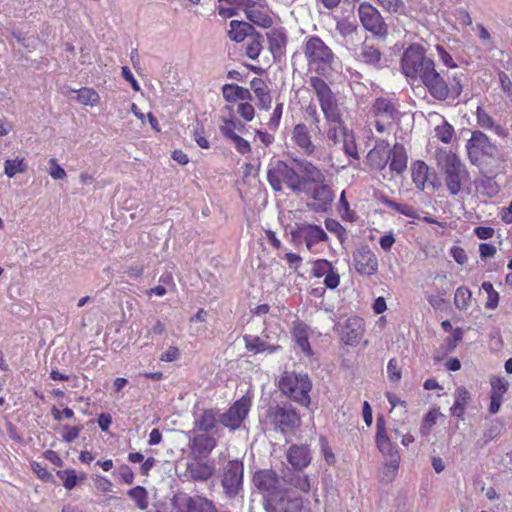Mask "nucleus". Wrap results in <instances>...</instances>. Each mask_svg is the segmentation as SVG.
<instances>
[{"mask_svg":"<svg viewBox=\"0 0 512 512\" xmlns=\"http://www.w3.org/2000/svg\"><path fill=\"white\" fill-rule=\"evenodd\" d=\"M468 157L472 164L477 165L482 173L489 175L486 183L491 188L492 194L497 193L498 186L492 178L496 177L503 161L498 156V148L490 138L482 131L476 130L466 144Z\"/></svg>","mask_w":512,"mask_h":512,"instance_id":"1","label":"nucleus"},{"mask_svg":"<svg viewBox=\"0 0 512 512\" xmlns=\"http://www.w3.org/2000/svg\"><path fill=\"white\" fill-rule=\"evenodd\" d=\"M309 84L320 104L321 111L327 124V138L334 144L341 142L350 131L343 119L337 99L328 84L318 76H312Z\"/></svg>","mask_w":512,"mask_h":512,"instance_id":"2","label":"nucleus"},{"mask_svg":"<svg viewBox=\"0 0 512 512\" xmlns=\"http://www.w3.org/2000/svg\"><path fill=\"white\" fill-rule=\"evenodd\" d=\"M421 83L438 101L455 100L462 93L461 75L440 73L436 70V66Z\"/></svg>","mask_w":512,"mask_h":512,"instance_id":"3","label":"nucleus"},{"mask_svg":"<svg viewBox=\"0 0 512 512\" xmlns=\"http://www.w3.org/2000/svg\"><path fill=\"white\" fill-rule=\"evenodd\" d=\"M435 66L434 60L426 56V50L421 44L413 43L403 52L401 70L408 81L422 82Z\"/></svg>","mask_w":512,"mask_h":512,"instance_id":"4","label":"nucleus"},{"mask_svg":"<svg viewBox=\"0 0 512 512\" xmlns=\"http://www.w3.org/2000/svg\"><path fill=\"white\" fill-rule=\"evenodd\" d=\"M436 160L444 175L448 191L451 195H457L462 188L463 180L468 177L465 165L457 154L446 149H439L436 152Z\"/></svg>","mask_w":512,"mask_h":512,"instance_id":"5","label":"nucleus"},{"mask_svg":"<svg viewBox=\"0 0 512 512\" xmlns=\"http://www.w3.org/2000/svg\"><path fill=\"white\" fill-rule=\"evenodd\" d=\"M278 387L291 400L302 406H309L312 382L307 374L285 371L279 379Z\"/></svg>","mask_w":512,"mask_h":512,"instance_id":"6","label":"nucleus"},{"mask_svg":"<svg viewBox=\"0 0 512 512\" xmlns=\"http://www.w3.org/2000/svg\"><path fill=\"white\" fill-rule=\"evenodd\" d=\"M267 179L274 191H282L285 185L293 192L303 191V179L299 172L286 162L278 160L267 172Z\"/></svg>","mask_w":512,"mask_h":512,"instance_id":"7","label":"nucleus"},{"mask_svg":"<svg viewBox=\"0 0 512 512\" xmlns=\"http://www.w3.org/2000/svg\"><path fill=\"white\" fill-rule=\"evenodd\" d=\"M398 114L396 103L386 97L376 98L369 110V115L373 118V123L378 133H384L389 130L397 119Z\"/></svg>","mask_w":512,"mask_h":512,"instance_id":"8","label":"nucleus"},{"mask_svg":"<svg viewBox=\"0 0 512 512\" xmlns=\"http://www.w3.org/2000/svg\"><path fill=\"white\" fill-rule=\"evenodd\" d=\"M358 16L365 30L379 38H386L388 26L376 7L368 2H362L358 6Z\"/></svg>","mask_w":512,"mask_h":512,"instance_id":"9","label":"nucleus"},{"mask_svg":"<svg viewBox=\"0 0 512 512\" xmlns=\"http://www.w3.org/2000/svg\"><path fill=\"white\" fill-rule=\"evenodd\" d=\"M376 428V445L383 454L390 456V461L385 465V469H387L391 474H395L399 467L400 457L388 437L386 422L383 416L377 417Z\"/></svg>","mask_w":512,"mask_h":512,"instance_id":"10","label":"nucleus"},{"mask_svg":"<svg viewBox=\"0 0 512 512\" xmlns=\"http://www.w3.org/2000/svg\"><path fill=\"white\" fill-rule=\"evenodd\" d=\"M267 419L275 430L282 433L300 424V417L292 407H270L267 411Z\"/></svg>","mask_w":512,"mask_h":512,"instance_id":"11","label":"nucleus"},{"mask_svg":"<svg viewBox=\"0 0 512 512\" xmlns=\"http://www.w3.org/2000/svg\"><path fill=\"white\" fill-rule=\"evenodd\" d=\"M244 12L249 21L261 28H271L274 23L266 0H245Z\"/></svg>","mask_w":512,"mask_h":512,"instance_id":"12","label":"nucleus"},{"mask_svg":"<svg viewBox=\"0 0 512 512\" xmlns=\"http://www.w3.org/2000/svg\"><path fill=\"white\" fill-rule=\"evenodd\" d=\"M251 408V399L243 396L236 400L229 409L220 416V422L230 430H236L241 426Z\"/></svg>","mask_w":512,"mask_h":512,"instance_id":"13","label":"nucleus"},{"mask_svg":"<svg viewBox=\"0 0 512 512\" xmlns=\"http://www.w3.org/2000/svg\"><path fill=\"white\" fill-rule=\"evenodd\" d=\"M304 54L309 64H330L334 57L332 50L318 36L307 39Z\"/></svg>","mask_w":512,"mask_h":512,"instance_id":"14","label":"nucleus"},{"mask_svg":"<svg viewBox=\"0 0 512 512\" xmlns=\"http://www.w3.org/2000/svg\"><path fill=\"white\" fill-rule=\"evenodd\" d=\"M215 473L213 460L207 458H191L186 464L185 477L195 482H205Z\"/></svg>","mask_w":512,"mask_h":512,"instance_id":"15","label":"nucleus"},{"mask_svg":"<svg viewBox=\"0 0 512 512\" xmlns=\"http://www.w3.org/2000/svg\"><path fill=\"white\" fill-rule=\"evenodd\" d=\"M217 446V439L209 434L196 432L189 440L191 458H208Z\"/></svg>","mask_w":512,"mask_h":512,"instance_id":"16","label":"nucleus"},{"mask_svg":"<svg viewBox=\"0 0 512 512\" xmlns=\"http://www.w3.org/2000/svg\"><path fill=\"white\" fill-rule=\"evenodd\" d=\"M253 483L258 490L265 493L268 497H274L280 494L279 476L272 469H262L255 472Z\"/></svg>","mask_w":512,"mask_h":512,"instance_id":"17","label":"nucleus"},{"mask_svg":"<svg viewBox=\"0 0 512 512\" xmlns=\"http://www.w3.org/2000/svg\"><path fill=\"white\" fill-rule=\"evenodd\" d=\"M292 236L301 237L308 250H311L316 244L328 240V235L321 226L308 223L297 224Z\"/></svg>","mask_w":512,"mask_h":512,"instance_id":"18","label":"nucleus"},{"mask_svg":"<svg viewBox=\"0 0 512 512\" xmlns=\"http://www.w3.org/2000/svg\"><path fill=\"white\" fill-rule=\"evenodd\" d=\"M243 463L239 461L228 462L222 479L225 492L229 495H236L241 489L243 480Z\"/></svg>","mask_w":512,"mask_h":512,"instance_id":"19","label":"nucleus"},{"mask_svg":"<svg viewBox=\"0 0 512 512\" xmlns=\"http://www.w3.org/2000/svg\"><path fill=\"white\" fill-rule=\"evenodd\" d=\"M294 163L299 170L300 179H303V191L306 190L307 185H317L325 182V174L312 162L306 159H295Z\"/></svg>","mask_w":512,"mask_h":512,"instance_id":"20","label":"nucleus"},{"mask_svg":"<svg viewBox=\"0 0 512 512\" xmlns=\"http://www.w3.org/2000/svg\"><path fill=\"white\" fill-rule=\"evenodd\" d=\"M354 267L359 274L371 276L378 271V259L369 248L362 247L354 254Z\"/></svg>","mask_w":512,"mask_h":512,"instance_id":"21","label":"nucleus"},{"mask_svg":"<svg viewBox=\"0 0 512 512\" xmlns=\"http://www.w3.org/2000/svg\"><path fill=\"white\" fill-rule=\"evenodd\" d=\"M365 332V325L363 318L359 316L349 317L341 332V339L347 345H357Z\"/></svg>","mask_w":512,"mask_h":512,"instance_id":"22","label":"nucleus"},{"mask_svg":"<svg viewBox=\"0 0 512 512\" xmlns=\"http://www.w3.org/2000/svg\"><path fill=\"white\" fill-rule=\"evenodd\" d=\"M287 461L294 470L301 471L311 463V451L308 445H291L287 450Z\"/></svg>","mask_w":512,"mask_h":512,"instance_id":"23","label":"nucleus"},{"mask_svg":"<svg viewBox=\"0 0 512 512\" xmlns=\"http://www.w3.org/2000/svg\"><path fill=\"white\" fill-rule=\"evenodd\" d=\"M390 145L387 140H379L367 154V163L370 168L383 170L389 162Z\"/></svg>","mask_w":512,"mask_h":512,"instance_id":"24","label":"nucleus"},{"mask_svg":"<svg viewBox=\"0 0 512 512\" xmlns=\"http://www.w3.org/2000/svg\"><path fill=\"white\" fill-rule=\"evenodd\" d=\"M291 139L306 155H312L316 150L311 132L305 123H298L293 127Z\"/></svg>","mask_w":512,"mask_h":512,"instance_id":"25","label":"nucleus"},{"mask_svg":"<svg viewBox=\"0 0 512 512\" xmlns=\"http://www.w3.org/2000/svg\"><path fill=\"white\" fill-rule=\"evenodd\" d=\"M180 509L182 512H217L212 501L201 496H185L181 499Z\"/></svg>","mask_w":512,"mask_h":512,"instance_id":"26","label":"nucleus"},{"mask_svg":"<svg viewBox=\"0 0 512 512\" xmlns=\"http://www.w3.org/2000/svg\"><path fill=\"white\" fill-rule=\"evenodd\" d=\"M310 197L315 201V207L317 211H327L335 198L332 188L325 184H317L312 190Z\"/></svg>","mask_w":512,"mask_h":512,"instance_id":"27","label":"nucleus"},{"mask_svg":"<svg viewBox=\"0 0 512 512\" xmlns=\"http://www.w3.org/2000/svg\"><path fill=\"white\" fill-rule=\"evenodd\" d=\"M389 168L391 172L402 174L407 169L408 156L405 147L395 143L389 150Z\"/></svg>","mask_w":512,"mask_h":512,"instance_id":"28","label":"nucleus"},{"mask_svg":"<svg viewBox=\"0 0 512 512\" xmlns=\"http://www.w3.org/2000/svg\"><path fill=\"white\" fill-rule=\"evenodd\" d=\"M308 330L309 328L304 322L297 320L293 322L291 334L302 352L307 356H312L313 351L308 340Z\"/></svg>","mask_w":512,"mask_h":512,"instance_id":"29","label":"nucleus"},{"mask_svg":"<svg viewBox=\"0 0 512 512\" xmlns=\"http://www.w3.org/2000/svg\"><path fill=\"white\" fill-rule=\"evenodd\" d=\"M228 37L235 42H242L248 36H253L255 28L248 22L232 20L229 23Z\"/></svg>","mask_w":512,"mask_h":512,"instance_id":"30","label":"nucleus"},{"mask_svg":"<svg viewBox=\"0 0 512 512\" xmlns=\"http://www.w3.org/2000/svg\"><path fill=\"white\" fill-rule=\"evenodd\" d=\"M222 94L225 101L229 103H234L238 100L250 101L252 99L251 93L247 88L235 83L225 84L222 87Z\"/></svg>","mask_w":512,"mask_h":512,"instance_id":"31","label":"nucleus"},{"mask_svg":"<svg viewBox=\"0 0 512 512\" xmlns=\"http://www.w3.org/2000/svg\"><path fill=\"white\" fill-rule=\"evenodd\" d=\"M266 36L270 52L273 55L282 53L287 44V36L283 29H272Z\"/></svg>","mask_w":512,"mask_h":512,"instance_id":"32","label":"nucleus"},{"mask_svg":"<svg viewBox=\"0 0 512 512\" xmlns=\"http://www.w3.org/2000/svg\"><path fill=\"white\" fill-rule=\"evenodd\" d=\"M429 167L421 160H417L412 163L411 166V177L412 182L419 190H424L426 182L428 180Z\"/></svg>","mask_w":512,"mask_h":512,"instance_id":"33","label":"nucleus"},{"mask_svg":"<svg viewBox=\"0 0 512 512\" xmlns=\"http://www.w3.org/2000/svg\"><path fill=\"white\" fill-rule=\"evenodd\" d=\"M217 412L214 409H205L195 421L197 432L209 433L217 426Z\"/></svg>","mask_w":512,"mask_h":512,"instance_id":"34","label":"nucleus"},{"mask_svg":"<svg viewBox=\"0 0 512 512\" xmlns=\"http://www.w3.org/2000/svg\"><path fill=\"white\" fill-rule=\"evenodd\" d=\"M359 58L362 62L368 65L378 67L380 66L382 53L374 45L364 42L360 48Z\"/></svg>","mask_w":512,"mask_h":512,"instance_id":"35","label":"nucleus"},{"mask_svg":"<svg viewBox=\"0 0 512 512\" xmlns=\"http://www.w3.org/2000/svg\"><path fill=\"white\" fill-rule=\"evenodd\" d=\"M470 400V393L464 387L460 386L455 390V401L451 407V412L457 417H462L465 413L466 406Z\"/></svg>","mask_w":512,"mask_h":512,"instance_id":"36","label":"nucleus"},{"mask_svg":"<svg viewBox=\"0 0 512 512\" xmlns=\"http://www.w3.org/2000/svg\"><path fill=\"white\" fill-rule=\"evenodd\" d=\"M27 168L28 166L24 157L7 159L4 163V173L8 178H13L18 173H25Z\"/></svg>","mask_w":512,"mask_h":512,"instance_id":"37","label":"nucleus"},{"mask_svg":"<svg viewBox=\"0 0 512 512\" xmlns=\"http://www.w3.org/2000/svg\"><path fill=\"white\" fill-rule=\"evenodd\" d=\"M476 119L480 127L493 130L496 134L502 135L503 128L500 125H495L494 119L481 107L476 109Z\"/></svg>","mask_w":512,"mask_h":512,"instance_id":"38","label":"nucleus"},{"mask_svg":"<svg viewBox=\"0 0 512 512\" xmlns=\"http://www.w3.org/2000/svg\"><path fill=\"white\" fill-rule=\"evenodd\" d=\"M127 495L135 502L140 510L148 508V492L143 486H135L127 491Z\"/></svg>","mask_w":512,"mask_h":512,"instance_id":"39","label":"nucleus"},{"mask_svg":"<svg viewBox=\"0 0 512 512\" xmlns=\"http://www.w3.org/2000/svg\"><path fill=\"white\" fill-rule=\"evenodd\" d=\"M222 123L223 124L220 126V132L226 139H230L236 135L235 130L241 131L244 128V125L234 116H231L230 118L223 117Z\"/></svg>","mask_w":512,"mask_h":512,"instance_id":"40","label":"nucleus"},{"mask_svg":"<svg viewBox=\"0 0 512 512\" xmlns=\"http://www.w3.org/2000/svg\"><path fill=\"white\" fill-rule=\"evenodd\" d=\"M472 298L471 290L466 286H460L454 294V304L457 309L465 310L470 306Z\"/></svg>","mask_w":512,"mask_h":512,"instance_id":"41","label":"nucleus"},{"mask_svg":"<svg viewBox=\"0 0 512 512\" xmlns=\"http://www.w3.org/2000/svg\"><path fill=\"white\" fill-rule=\"evenodd\" d=\"M77 101L85 106H95L100 100L99 94L93 88L83 87L76 90Z\"/></svg>","mask_w":512,"mask_h":512,"instance_id":"42","label":"nucleus"},{"mask_svg":"<svg viewBox=\"0 0 512 512\" xmlns=\"http://www.w3.org/2000/svg\"><path fill=\"white\" fill-rule=\"evenodd\" d=\"M382 203L385 206L395 210L399 214H402L406 217L415 218L417 216V212H416L415 208L411 205L397 203L394 200H391L387 197L382 199Z\"/></svg>","mask_w":512,"mask_h":512,"instance_id":"43","label":"nucleus"},{"mask_svg":"<svg viewBox=\"0 0 512 512\" xmlns=\"http://www.w3.org/2000/svg\"><path fill=\"white\" fill-rule=\"evenodd\" d=\"M481 288L487 293V300L485 308L494 310L498 307L500 296L499 293L494 289L491 282H483Z\"/></svg>","mask_w":512,"mask_h":512,"instance_id":"44","label":"nucleus"},{"mask_svg":"<svg viewBox=\"0 0 512 512\" xmlns=\"http://www.w3.org/2000/svg\"><path fill=\"white\" fill-rule=\"evenodd\" d=\"M341 142H343L344 153L355 160H359L360 157L358 153V147L353 132L350 131L346 136H344V138L341 139Z\"/></svg>","mask_w":512,"mask_h":512,"instance_id":"45","label":"nucleus"},{"mask_svg":"<svg viewBox=\"0 0 512 512\" xmlns=\"http://www.w3.org/2000/svg\"><path fill=\"white\" fill-rule=\"evenodd\" d=\"M454 134L453 126L446 121L435 127L436 138L445 144L452 141Z\"/></svg>","mask_w":512,"mask_h":512,"instance_id":"46","label":"nucleus"},{"mask_svg":"<svg viewBox=\"0 0 512 512\" xmlns=\"http://www.w3.org/2000/svg\"><path fill=\"white\" fill-rule=\"evenodd\" d=\"M243 339L245 342V347L248 351L257 354L267 350V343L262 341L258 336L245 335Z\"/></svg>","mask_w":512,"mask_h":512,"instance_id":"47","label":"nucleus"},{"mask_svg":"<svg viewBox=\"0 0 512 512\" xmlns=\"http://www.w3.org/2000/svg\"><path fill=\"white\" fill-rule=\"evenodd\" d=\"M333 268L332 263L327 259H317L312 263L311 275L315 278H321L329 273Z\"/></svg>","mask_w":512,"mask_h":512,"instance_id":"48","label":"nucleus"},{"mask_svg":"<svg viewBox=\"0 0 512 512\" xmlns=\"http://www.w3.org/2000/svg\"><path fill=\"white\" fill-rule=\"evenodd\" d=\"M262 51V42L260 33H255L254 37L249 41L246 46V55L250 59H257Z\"/></svg>","mask_w":512,"mask_h":512,"instance_id":"49","label":"nucleus"},{"mask_svg":"<svg viewBox=\"0 0 512 512\" xmlns=\"http://www.w3.org/2000/svg\"><path fill=\"white\" fill-rule=\"evenodd\" d=\"M492 397L503 399L504 394L508 390V382L500 377H492L490 380Z\"/></svg>","mask_w":512,"mask_h":512,"instance_id":"50","label":"nucleus"},{"mask_svg":"<svg viewBox=\"0 0 512 512\" xmlns=\"http://www.w3.org/2000/svg\"><path fill=\"white\" fill-rule=\"evenodd\" d=\"M289 484L301 492L308 493L310 491V479L307 474H295L289 479Z\"/></svg>","mask_w":512,"mask_h":512,"instance_id":"51","label":"nucleus"},{"mask_svg":"<svg viewBox=\"0 0 512 512\" xmlns=\"http://www.w3.org/2000/svg\"><path fill=\"white\" fill-rule=\"evenodd\" d=\"M57 476L63 480V486L67 490H72L77 485L78 477L74 469L57 471Z\"/></svg>","mask_w":512,"mask_h":512,"instance_id":"52","label":"nucleus"},{"mask_svg":"<svg viewBox=\"0 0 512 512\" xmlns=\"http://www.w3.org/2000/svg\"><path fill=\"white\" fill-rule=\"evenodd\" d=\"M338 210L344 220L352 222L356 219V214L350 209L349 202L346 199L345 191L340 195Z\"/></svg>","mask_w":512,"mask_h":512,"instance_id":"53","label":"nucleus"},{"mask_svg":"<svg viewBox=\"0 0 512 512\" xmlns=\"http://www.w3.org/2000/svg\"><path fill=\"white\" fill-rule=\"evenodd\" d=\"M325 227L326 229L335 234L337 238L342 242L345 240L346 236V229L343 227V225L336 219L327 218L325 219Z\"/></svg>","mask_w":512,"mask_h":512,"instance_id":"54","label":"nucleus"},{"mask_svg":"<svg viewBox=\"0 0 512 512\" xmlns=\"http://www.w3.org/2000/svg\"><path fill=\"white\" fill-rule=\"evenodd\" d=\"M319 443H320V450L324 457L325 462L330 466L334 465L336 463V456H335L331 446L329 445L328 440L325 437L321 436L319 439Z\"/></svg>","mask_w":512,"mask_h":512,"instance_id":"55","label":"nucleus"},{"mask_svg":"<svg viewBox=\"0 0 512 512\" xmlns=\"http://www.w3.org/2000/svg\"><path fill=\"white\" fill-rule=\"evenodd\" d=\"M387 374L391 382L398 383L401 380L402 370L397 359L392 358L389 360L387 364Z\"/></svg>","mask_w":512,"mask_h":512,"instance_id":"56","label":"nucleus"},{"mask_svg":"<svg viewBox=\"0 0 512 512\" xmlns=\"http://www.w3.org/2000/svg\"><path fill=\"white\" fill-rule=\"evenodd\" d=\"M377 3L389 13H399L405 8L403 0H376Z\"/></svg>","mask_w":512,"mask_h":512,"instance_id":"57","label":"nucleus"},{"mask_svg":"<svg viewBox=\"0 0 512 512\" xmlns=\"http://www.w3.org/2000/svg\"><path fill=\"white\" fill-rule=\"evenodd\" d=\"M438 416H439V412L436 409L430 410L425 415L422 425H421V433L423 435H428L430 433V430L435 425Z\"/></svg>","mask_w":512,"mask_h":512,"instance_id":"58","label":"nucleus"},{"mask_svg":"<svg viewBox=\"0 0 512 512\" xmlns=\"http://www.w3.org/2000/svg\"><path fill=\"white\" fill-rule=\"evenodd\" d=\"M256 98L258 99V107L261 110L268 111L271 108L272 97L270 94L269 88H264L263 90H259L254 93Z\"/></svg>","mask_w":512,"mask_h":512,"instance_id":"59","label":"nucleus"},{"mask_svg":"<svg viewBox=\"0 0 512 512\" xmlns=\"http://www.w3.org/2000/svg\"><path fill=\"white\" fill-rule=\"evenodd\" d=\"M237 113L244 121L250 122L255 116V109L249 101H242L237 106Z\"/></svg>","mask_w":512,"mask_h":512,"instance_id":"60","label":"nucleus"},{"mask_svg":"<svg viewBox=\"0 0 512 512\" xmlns=\"http://www.w3.org/2000/svg\"><path fill=\"white\" fill-rule=\"evenodd\" d=\"M336 30L343 36L347 37L352 35L357 30V25L348 19H341L336 24Z\"/></svg>","mask_w":512,"mask_h":512,"instance_id":"61","label":"nucleus"},{"mask_svg":"<svg viewBox=\"0 0 512 512\" xmlns=\"http://www.w3.org/2000/svg\"><path fill=\"white\" fill-rule=\"evenodd\" d=\"M30 466L32 471L37 475L39 479L44 482H52L53 475L46 469V467L42 466L40 463L36 461H31Z\"/></svg>","mask_w":512,"mask_h":512,"instance_id":"62","label":"nucleus"},{"mask_svg":"<svg viewBox=\"0 0 512 512\" xmlns=\"http://www.w3.org/2000/svg\"><path fill=\"white\" fill-rule=\"evenodd\" d=\"M283 114V103H277L268 121L269 129L276 131L279 128Z\"/></svg>","mask_w":512,"mask_h":512,"instance_id":"63","label":"nucleus"},{"mask_svg":"<svg viewBox=\"0 0 512 512\" xmlns=\"http://www.w3.org/2000/svg\"><path fill=\"white\" fill-rule=\"evenodd\" d=\"M229 140L233 141L235 149L242 155L248 154L251 152L250 143L239 136L238 134L231 137Z\"/></svg>","mask_w":512,"mask_h":512,"instance_id":"64","label":"nucleus"}]
</instances>
